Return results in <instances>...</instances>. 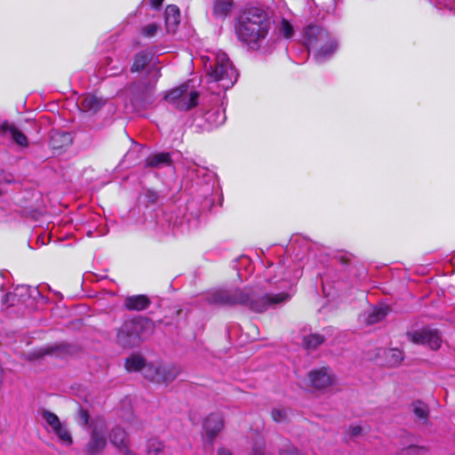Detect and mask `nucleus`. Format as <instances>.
Masks as SVG:
<instances>
[{
	"mask_svg": "<svg viewBox=\"0 0 455 455\" xmlns=\"http://www.w3.org/2000/svg\"><path fill=\"white\" fill-rule=\"evenodd\" d=\"M152 323L143 317L126 320L117 329L116 342L123 347H134L148 335Z\"/></svg>",
	"mask_w": 455,
	"mask_h": 455,
	"instance_id": "nucleus-5",
	"label": "nucleus"
},
{
	"mask_svg": "<svg viewBox=\"0 0 455 455\" xmlns=\"http://www.w3.org/2000/svg\"><path fill=\"white\" fill-rule=\"evenodd\" d=\"M388 308L386 306L379 305L372 307L368 314L367 323L373 324L383 320L387 315Z\"/></svg>",
	"mask_w": 455,
	"mask_h": 455,
	"instance_id": "nucleus-26",
	"label": "nucleus"
},
{
	"mask_svg": "<svg viewBox=\"0 0 455 455\" xmlns=\"http://www.w3.org/2000/svg\"><path fill=\"white\" fill-rule=\"evenodd\" d=\"M201 60L212 81L219 83V86L227 91L236 82L238 74L223 52H217L212 56H202Z\"/></svg>",
	"mask_w": 455,
	"mask_h": 455,
	"instance_id": "nucleus-3",
	"label": "nucleus"
},
{
	"mask_svg": "<svg viewBox=\"0 0 455 455\" xmlns=\"http://www.w3.org/2000/svg\"><path fill=\"white\" fill-rule=\"evenodd\" d=\"M72 134L68 132H54L51 135L50 146L52 149H60L72 144Z\"/></svg>",
	"mask_w": 455,
	"mask_h": 455,
	"instance_id": "nucleus-21",
	"label": "nucleus"
},
{
	"mask_svg": "<svg viewBox=\"0 0 455 455\" xmlns=\"http://www.w3.org/2000/svg\"><path fill=\"white\" fill-rule=\"evenodd\" d=\"M148 455H163L164 453L163 443L157 439H150L148 442Z\"/></svg>",
	"mask_w": 455,
	"mask_h": 455,
	"instance_id": "nucleus-31",
	"label": "nucleus"
},
{
	"mask_svg": "<svg viewBox=\"0 0 455 455\" xmlns=\"http://www.w3.org/2000/svg\"><path fill=\"white\" fill-rule=\"evenodd\" d=\"M386 363L389 366H396L403 361L402 351L397 348H390L384 351Z\"/></svg>",
	"mask_w": 455,
	"mask_h": 455,
	"instance_id": "nucleus-29",
	"label": "nucleus"
},
{
	"mask_svg": "<svg viewBox=\"0 0 455 455\" xmlns=\"http://www.w3.org/2000/svg\"><path fill=\"white\" fill-rule=\"evenodd\" d=\"M279 33L284 37V38H290L293 35V28L291 25V23L286 20H283L279 26Z\"/></svg>",
	"mask_w": 455,
	"mask_h": 455,
	"instance_id": "nucleus-35",
	"label": "nucleus"
},
{
	"mask_svg": "<svg viewBox=\"0 0 455 455\" xmlns=\"http://www.w3.org/2000/svg\"><path fill=\"white\" fill-rule=\"evenodd\" d=\"M232 4L228 0H216L213 6L214 13L226 16L231 11Z\"/></svg>",
	"mask_w": 455,
	"mask_h": 455,
	"instance_id": "nucleus-30",
	"label": "nucleus"
},
{
	"mask_svg": "<svg viewBox=\"0 0 455 455\" xmlns=\"http://www.w3.org/2000/svg\"><path fill=\"white\" fill-rule=\"evenodd\" d=\"M106 101L102 98H99L93 94H87L80 99V108L84 112L95 113L99 111Z\"/></svg>",
	"mask_w": 455,
	"mask_h": 455,
	"instance_id": "nucleus-19",
	"label": "nucleus"
},
{
	"mask_svg": "<svg viewBox=\"0 0 455 455\" xmlns=\"http://www.w3.org/2000/svg\"><path fill=\"white\" fill-rule=\"evenodd\" d=\"M163 2L164 0H149L150 5L155 9H158L162 5Z\"/></svg>",
	"mask_w": 455,
	"mask_h": 455,
	"instance_id": "nucleus-43",
	"label": "nucleus"
},
{
	"mask_svg": "<svg viewBox=\"0 0 455 455\" xmlns=\"http://www.w3.org/2000/svg\"><path fill=\"white\" fill-rule=\"evenodd\" d=\"M0 133L9 135L20 147H28V145L27 136L13 124L4 123L0 126Z\"/></svg>",
	"mask_w": 455,
	"mask_h": 455,
	"instance_id": "nucleus-18",
	"label": "nucleus"
},
{
	"mask_svg": "<svg viewBox=\"0 0 455 455\" xmlns=\"http://www.w3.org/2000/svg\"><path fill=\"white\" fill-rule=\"evenodd\" d=\"M155 82L156 80L153 83L149 82L148 84H132L130 87L132 94L131 98L132 103L141 107H146L147 105L151 104Z\"/></svg>",
	"mask_w": 455,
	"mask_h": 455,
	"instance_id": "nucleus-12",
	"label": "nucleus"
},
{
	"mask_svg": "<svg viewBox=\"0 0 455 455\" xmlns=\"http://www.w3.org/2000/svg\"><path fill=\"white\" fill-rule=\"evenodd\" d=\"M158 30H159V26L157 24L150 23V24L144 26L141 28V34L145 37L151 38L156 35Z\"/></svg>",
	"mask_w": 455,
	"mask_h": 455,
	"instance_id": "nucleus-36",
	"label": "nucleus"
},
{
	"mask_svg": "<svg viewBox=\"0 0 455 455\" xmlns=\"http://www.w3.org/2000/svg\"><path fill=\"white\" fill-rule=\"evenodd\" d=\"M80 417L84 420V424L87 425L89 420V415L85 411H80Z\"/></svg>",
	"mask_w": 455,
	"mask_h": 455,
	"instance_id": "nucleus-44",
	"label": "nucleus"
},
{
	"mask_svg": "<svg viewBox=\"0 0 455 455\" xmlns=\"http://www.w3.org/2000/svg\"><path fill=\"white\" fill-rule=\"evenodd\" d=\"M198 96V92L188 83L169 92L165 100L177 109L187 111L197 105Z\"/></svg>",
	"mask_w": 455,
	"mask_h": 455,
	"instance_id": "nucleus-7",
	"label": "nucleus"
},
{
	"mask_svg": "<svg viewBox=\"0 0 455 455\" xmlns=\"http://www.w3.org/2000/svg\"><path fill=\"white\" fill-rule=\"evenodd\" d=\"M43 419L51 427L52 433L56 435L60 443L65 446H70L73 443L72 435L66 424L60 422L56 414L49 411H44Z\"/></svg>",
	"mask_w": 455,
	"mask_h": 455,
	"instance_id": "nucleus-9",
	"label": "nucleus"
},
{
	"mask_svg": "<svg viewBox=\"0 0 455 455\" xmlns=\"http://www.w3.org/2000/svg\"><path fill=\"white\" fill-rule=\"evenodd\" d=\"M411 341L417 345H426L431 349L436 350L440 347L442 339L436 330L421 329L408 333Z\"/></svg>",
	"mask_w": 455,
	"mask_h": 455,
	"instance_id": "nucleus-10",
	"label": "nucleus"
},
{
	"mask_svg": "<svg viewBox=\"0 0 455 455\" xmlns=\"http://www.w3.org/2000/svg\"><path fill=\"white\" fill-rule=\"evenodd\" d=\"M218 455H233V454L231 453L230 451L227 450L225 448H220L218 451Z\"/></svg>",
	"mask_w": 455,
	"mask_h": 455,
	"instance_id": "nucleus-46",
	"label": "nucleus"
},
{
	"mask_svg": "<svg viewBox=\"0 0 455 455\" xmlns=\"http://www.w3.org/2000/svg\"><path fill=\"white\" fill-rule=\"evenodd\" d=\"M172 164L171 155L169 153H157L150 155L146 159V165L153 168H162L169 166Z\"/></svg>",
	"mask_w": 455,
	"mask_h": 455,
	"instance_id": "nucleus-23",
	"label": "nucleus"
},
{
	"mask_svg": "<svg viewBox=\"0 0 455 455\" xmlns=\"http://www.w3.org/2000/svg\"><path fill=\"white\" fill-rule=\"evenodd\" d=\"M161 363H146L142 368V375L151 382L159 384Z\"/></svg>",
	"mask_w": 455,
	"mask_h": 455,
	"instance_id": "nucleus-25",
	"label": "nucleus"
},
{
	"mask_svg": "<svg viewBox=\"0 0 455 455\" xmlns=\"http://www.w3.org/2000/svg\"><path fill=\"white\" fill-rule=\"evenodd\" d=\"M426 451L424 447L410 445L403 450V455H421Z\"/></svg>",
	"mask_w": 455,
	"mask_h": 455,
	"instance_id": "nucleus-38",
	"label": "nucleus"
},
{
	"mask_svg": "<svg viewBox=\"0 0 455 455\" xmlns=\"http://www.w3.org/2000/svg\"><path fill=\"white\" fill-rule=\"evenodd\" d=\"M295 260H298V261H300L301 260V257H299V253H297L295 255Z\"/></svg>",
	"mask_w": 455,
	"mask_h": 455,
	"instance_id": "nucleus-47",
	"label": "nucleus"
},
{
	"mask_svg": "<svg viewBox=\"0 0 455 455\" xmlns=\"http://www.w3.org/2000/svg\"><path fill=\"white\" fill-rule=\"evenodd\" d=\"M110 442L118 448L123 455H135L128 447L126 432L121 427H115L109 435Z\"/></svg>",
	"mask_w": 455,
	"mask_h": 455,
	"instance_id": "nucleus-16",
	"label": "nucleus"
},
{
	"mask_svg": "<svg viewBox=\"0 0 455 455\" xmlns=\"http://www.w3.org/2000/svg\"><path fill=\"white\" fill-rule=\"evenodd\" d=\"M40 293L35 287L28 285H19L13 291L7 293L4 299L3 303L8 306H14L16 304H27L29 299H36V296Z\"/></svg>",
	"mask_w": 455,
	"mask_h": 455,
	"instance_id": "nucleus-11",
	"label": "nucleus"
},
{
	"mask_svg": "<svg viewBox=\"0 0 455 455\" xmlns=\"http://www.w3.org/2000/svg\"><path fill=\"white\" fill-rule=\"evenodd\" d=\"M165 24L168 31H174L180 20V12L178 6L168 5L164 12Z\"/></svg>",
	"mask_w": 455,
	"mask_h": 455,
	"instance_id": "nucleus-22",
	"label": "nucleus"
},
{
	"mask_svg": "<svg viewBox=\"0 0 455 455\" xmlns=\"http://www.w3.org/2000/svg\"><path fill=\"white\" fill-rule=\"evenodd\" d=\"M188 172H191L192 174L198 176L201 172H204V169L199 168L196 164H191L188 166Z\"/></svg>",
	"mask_w": 455,
	"mask_h": 455,
	"instance_id": "nucleus-42",
	"label": "nucleus"
},
{
	"mask_svg": "<svg viewBox=\"0 0 455 455\" xmlns=\"http://www.w3.org/2000/svg\"><path fill=\"white\" fill-rule=\"evenodd\" d=\"M146 363L142 356L139 355H132L125 361V369L129 372L132 371H141L142 368H144Z\"/></svg>",
	"mask_w": 455,
	"mask_h": 455,
	"instance_id": "nucleus-27",
	"label": "nucleus"
},
{
	"mask_svg": "<svg viewBox=\"0 0 455 455\" xmlns=\"http://www.w3.org/2000/svg\"><path fill=\"white\" fill-rule=\"evenodd\" d=\"M224 426L223 418L220 413H211L204 421V445L212 446L218 434Z\"/></svg>",
	"mask_w": 455,
	"mask_h": 455,
	"instance_id": "nucleus-13",
	"label": "nucleus"
},
{
	"mask_svg": "<svg viewBox=\"0 0 455 455\" xmlns=\"http://www.w3.org/2000/svg\"><path fill=\"white\" fill-rule=\"evenodd\" d=\"M291 294L280 292L276 294L259 295L251 290H217L211 292L207 299L211 304L220 306L242 305L249 309L261 313L269 307H275L288 301Z\"/></svg>",
	"mask_w": 455,
	"mask_h": 455,
	"instance_id": "nucleus-1",
	"label": "nucleus"
},
{
	"mask_svg": "<svg viewBox=\"0 0 455 455\" xmlns=\"http://www.w3.org/2000/svg\"><path fill=\"white\" fill-rule=\"evenodd\" d=\"M324 337L321 334H310L304 339L307 348H315L324 341Z\"/></svg>",
	"mask_w": 455,
	"mask_h": 455,
	"instance_id": "nucleus-32",
	"label": "nucleus"
},
{
	"mask_svg": "<svg viewBox=\"0 0 455 455\" xmlns=\"http://www.w3.org/2000/svg\"><path fill=\"white\" fill-rule=\"evenodd\" d=\"M264 446H265L264 441L261 438L258 439L253 446V449H252L253 454L252 455H264L263 454Z\"/></svg>",
	"mask_w": 455,
	"mask_h": 455,
	"instance_id": "nucleus-39",
	"label": "nucleus"
},
{
	"mask_svg": "<svg viewBox=\"0 0 455 455\" xmlns=\"http://www.w3.org/2000/svg\"><path fill=\"white\" fill-rule=\"evenodd\" d=\"M125 68L124 60L116 57H106L103 63L100 65V69H104V74L108 76H115L123 72Z\"/></svg>",
	"mask_w": 455,
	"mask_h": 455,
	"instance_id": "nucleus-17",
	"label": "nucleus"
},
{
	"mask_svg": "<svg viewBox=\"0 0 455 455\" xmlns=\"http://www.w3.org/2000/svg\"><path fill=\"white\" fill-rule=\"evenodd\" d=\"M303 42L308 50L315 52V59L318 62L331 58L339 46L335 37L316 25H309L305 28Z\"/></svg>",
	"mask_w": 455,
	"mask_h": 455,
	"instance_id": "nucleus-4",
	"label": "nucleus"
},
{
	"mask_svg": "<svg viewBox=\"0 0 455 455\" xmlns=\"http://www.w3.org/2000/svg\"><path fill=\"white\" fill-rule=\"evenodd\" d=\"M302 275L301 265L288 258L280 260L277 266L269 265L265 272L268 283H285L283 287L291 286Z\"/></svg>",
	"mask_w": 455,
	"mask_h": 455,
	"instance_id": "nucleus-6",
	"label": "nucleus"
},
{
	"mask_svg": "<svg viewBox=\"0 0 455 455\" xmlns=\"http://www.w3.org/2000/svg\"><path fill=\"white\" fill-rule=\"evenodd\" d=\"M363 432V428L360 426H351L348 430V434L351 437H356Z\"/></svg>",
	"mask_w": 455,
	"mask_h": 455,
	"instance_id": "nucleus-40",
	"label": "nucleus"
},
{
	"mask_svg": "<svg viewBox=\"0 0 455 455\" xmlns=\"http://www.w3.org/2000/svg\"><path fill=\"white\" fill-rule=\"evenodd\" d=\"M181 372L180 366L173 363H161L159 384L168 385Z\"/></svg>",
	"mask_w": 455,
	"mask_h": 455,
	"instance_id": "nucleus-20",
	"label": "nucleus"
},
{
	"mask_svg": "<svg viewBox=\"0 0 455 455\" xmlns=\"http://www.w3.org/2000/svg\"><path fill=\"white\" fill-rule=\"evenodd\" d=\"M154 60V54L148 51H141L138 52L134 57L133 64L131 68L132 73L146 71L147 73L154 72L155 75L158 73V70L151 69V63Z\"/></svg>",
	"mask_w": 455,
	"mask_h": 455,
	"instance_id": "nucleus-15",
	"label": "nucleus"
},
{
	"mask_svg": "<svg viewBox=\"0 0 455 455\" xmlns=\"http://www.w3.org/2000/svg\"><path fill=\"white\" fill-rule=\"evenodd\" d=\"M148 201L154 203L157 199V195L155 192H148Z\"/></svg>",
	"mask_w": 455,
	"mask_h": 455,
	"instance_id": "nucleus-45",
	"label": "nucleus"
},
{
	"mask_svg": "<svg viewBox=\"0 0 455 455\" xmlns=\"http://www.w3.org/2000/svg\"><path fill=\"white\" fill-rule=\"evenodd\" d=\"M310 383L315 388L322 389L332 385L335 381L330 368H321L308 373Z\"/></svg>",
	"mask_w": 455,
	"mask_h": 455,
	"instance_id": "nucleus-14",
	"label": "nucleus"
},
{
	"mask_svg": "<svg viewBox=\"0 0 455 455\" xmlns=\"http://www.w3.org/2000/svg\"><path fill=\"white\" fill-rule=\"evenodd\" d=\"M90 427V440L84 447V452L88 455H99L107 445L108 426L102 418H96Z\"/></svg>",
	"mask_w": 455,
	"mask_h": 455,
	"instance_id": "nucleus-8",
	"label": "nucleus"
},
{
	"mask_svg": "<svg viewBox=\"0 0 455 455\" xmlns=\"http://www.w3.org/2000/svg\"><path fill=\"white\" fill-rule=\"evenodd\" d=\"M149 304V299L144 295L131 296L124 300V306L129 310H144Z\"/></svg>",
	"mask_w": 455,
	"mask_h": 455,
	"instance_id": "nucleus-24",
	"label": "nucleus"
},
{
	"mask_svg": "<svg viewBox=\"0 0 455 455\" xmlns=\"http://www.w3.org/2000/svg\"><path fill=\"white\" fill-rule=\"evenodd\" d=\"M439 8H446L455 12V0H433Z\"/></svg>",
	"mask_w": 455,
	"mask_h": 455,
	"instance_id": "nucleus-37",
	"label": "nucleus"
},
{
	"mask_svg": "<svg viewBox=\"0 0 455 455\" xmlns=\"http://www.w3.org/2000/svg\"><path fill=\"white\" fill-rule=\"evenodd\" d=\"M205 120L212 127H217L225 123L226 116L224 111L220 109L211 110L205 114Z\"/></svg>",
	"mask_w": 455,
	"mask_h": 455,
	"instance_id": "nucleus-28",
	"label": "nucleus"
},
{
	"mask_svg": "<svg viewBox=\"0 0 455 455\" xmlns=\"http://www.w3.org/2000/svg\"><path fill=\"white\" fill-rule=\"evenodd\" d=\"M414 414L421 419H427L428 416V410L426 403L422 402H416L413 403Z\"/></svg>",
	"mask_w": 455,
	"mask_h": 455,
	"instance_id": "nucleus-34",
	"label": "nucleus"
},
{
	"mask_svg": "<svg viewBox=\"0 0 455 455\" xmlns=\"http://www.w3.org/2000/svg\"><path fill=\"white\" fill-rule=\"evenodd\" d=\"M280 455H300L298 450L292 445H288L286 450H282Z\"/></svg>",
	"mask_w": 455,
	"mask_h": 455,
	"instance_id": "nucleus-41",
	"label": "nucleus"
},
{
	"mask_svg": "<svg viewBox=\"0 0 455 455\" xmlns=\"http://www.w3.org/2000/svg\"><path fill=\"white\" fill-rule=\"evenodd\" d=\"M271 28L272 21L267 12L263 8L251 6L239 15L235 32L242 42L256 50L265 41Z\"/></svg>",
	"mask_w": 455,
	"mask_h": 455,
	"instance_id": "nucleus-2",
	"label": "nucleus"
},
{
	"mask_svg": "<svg viewBox=\"0 0 455 455\" xmlns=\"http://www.w3.org/2000/svg\"><path fill=\"white\" fill-rule=\"evenodd\" d=\"M289 411L283 407L274 408L271 411L272 419L277 423H283L288 419Z\"/></svg>",
	"mask_w": 455,
	"mask_h": 455,
	"instance_id": "nucleus-33",
	"label": "nucleus"
}]
</instances>
